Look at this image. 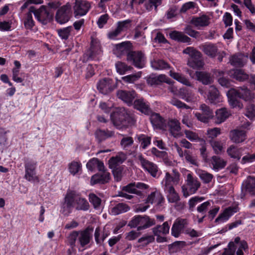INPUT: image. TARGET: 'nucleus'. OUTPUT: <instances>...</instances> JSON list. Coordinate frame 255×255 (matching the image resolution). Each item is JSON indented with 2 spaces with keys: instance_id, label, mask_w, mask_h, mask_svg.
<instances>
[{
  "instance_id": "45",
  "label": "nucleus",
  "mask_w": 255,
  "mask_h": 255,
  "mask_svg": "<svg viewBox=\"0 0 255 255\" xmlns=\"http://www.w3.org/2000/svg\"><path fill=\"white\" fill-rule=\"evenodd\" d=\"M68 169L70 173L75 175L82 169V164L80 162L73 161L69 164Z\"/></svg>"
},
{
  "instance_id": "52",
  "label": "nucleus",
  "mask_w": 255,
  "mask_h": 255,
  "mask_svg": "<svg viewBox=\"0 0 255 255\" xmlns=\"http://www.w3.org/2000/svg\"><path fill=\"white\" fill-rule=\"evenodd\" d=\"M123 166L114 167L113 168V175L115 180L117 182L121 181L123 177Z\"/></svg>"
},
{
  "instance_id": "4",
  "label": "nucleus",
  "mask_w": 255,
  "mask_h": 255,
  "mask_svg": "<svg viewBox=\"0 0 255 255\" xmlns=\"http://www.w3.org/2000/svg\"><path fill=\"white\" fill-rule=\"evenodd\" d=\"M155 224V221L147 215H136L129 222L128 226L137 227V231L145 229Z\"/></svg>"
},
{
  "instance_id": "56",
  "label": "nucleus",
  "mask_w": 255,
  "mask_h": 255,
  "mask_svg": "<svg viewBox=\"0 0 255 255\" xmlns=\"http://www.w3.org/2000/svg\"><path fill=\"white\" fill-rule=\"evenodd\" d=\"M154 237L152 235H146L142 237L138 240V243H141L142 246H146L154 241Z\"/></svg>"
},
{
  "instance_id": "33",
  "label": "nucleus",
  "mask_w": 255,
  "mask_h": 255,
  "mask_svg": "<svg viewBox=\"0 0 255 255\" xmlns=\"http://www.w3.org/2000/svg\"><path fill=\"white\" fill-rule=\"evenodd\" d=\"M75 209L76 210L87 211L89 208V204L87 200L83 198L75 195Z\"/></svg>"
},
{
  "instance_id": "58",
  "label": "nucleus",
  "mask_w": 255,
  "mask_h": 255,
  "mask_svg": "<svg viewBox=\"0 0 255 255\" xmlns=\"http://www.w3.org/2000/svg\"><path fill=\"white\" fill-rule=\"evenodd\" d=\"M89 201L95 208H98L101 205V200L94 193L89 194Z\"/></svg>"
},
{
  "instance_id": "15",
  "label": "nucleus",
  "mask_w": 255,
  "mask_h": 255,
  "mask_svg": "<svg viewBox=\"0 0 255 255\" xmlns=\"http://www.w3.org/2000/svg\"><path fill=\"white\" fill-rule=\"evenodd\" d=\"M230 94L237 96L238 98L248 101L251 99V92L246 86L239 87L238 89L231 88L230 90Z\"/></svg>"
},
{
  "instance_id": "8",
  "label": "nucleus",
  "mask_w": 255,
  "mask_h": 255,
  "mask_svg": "<svg viewBox=\"0 0 255 255\" xmlns=\"http://www.w3.org/2000/svg\"><path fill=\"white\" fill-rule=\"evenodd\" d=\"M94 228L89 226L83 230L79 231V234L77 242L80 245V247L83 249H86L87 246L90 243L93 238V232Z\"/></svg>"
},
{
  "instance_id": "17",
  "label": "nucleus",
  "mask_w": 255,
  "mask_h": 255,
  "mask_svg": "<svg viewBox=\"0 0 255 255\" xmlns=\"http://www.w3.org/2000/svg\"><path fill=\"white\" fill-rule=\"evenodd\" d=\"M86 167L90 171H95L98 170L99 172H104L106 170L104 162L96 157H93L88 161Z\"/></svg>"
},
{
  "instance_id": "12",
  "label": "nucleus",
  "mask_w": 255,
  "mask_h": 255,
  "mask_svg": "<svg viewBox=\"0 0 255 255\" xmlns=\"http://www.w3.org/2000/svg\"><path fill=\"white\" fill-rule=\"evenodd\" d=\"M137 158L141 167L153 177H156L158 169L157 165L144 158L142 154L139 155Z\"/></svg>"
},
{
  "instance_id": "63",
  "label": "nucleus",
  "mask_w": 255,
  "mask_h": 255,
  "mask_svg": "<svg viewBox=\"0 0 255 255\" xmlns=\"http://www.w3.org/2000/svg\"><path fill=\"white\" fill-rule=\"evenodd\" d=\"M79 234V232L77 231H74L70 233L69 237V242L71 247L76 246V242H78Z\"/></svg>"
},
{
  "instance_id": "62",
  "label": "nucleus",
  "mask_w": 255,
  "mask_h": 255,
  "mask_svg": "<svg viewBox=\"0 0 255 255\" xmlns=\"http://www.w3.org/2000/svg\"><path fill=\"white\" fill-rule=\"evenodd\" d=\"M184 32L190 36L195 38H198L200 36V32L194 30L190 25H187L185 27Z\"/></svg>"
},
{
  "instance_id": "27",
  "label": "nucleus",
  "mask_w": 255,
  "mask_h": 255,
  "mask_svg": "<svg viewBox=\"0 0 255 255\" xmlns=\"http://www.w3.org/2000/svg\"><path fill=\"white\" fill-rule=\"evenodd\" d=\"M187 185L188 187L189 192L192 194L196 192L200 188L201 184L197 179H194L191 174H188L187 176Z\"/></svg>"
},
{
  "instance_id": "14",
  "label": "nucleus",
  "mask_w": 255,
  "mask_h": 255,
  "mask_svg": "<svg viewBox=\"0 0 255 255\" xmlns=\"http://www.w3.org/2000/svg\"><path fill=\"white\" fill-rule=\"evenodd\" d=\"M70 9V7L69 5H64L57 10L55 18L58 23L64 24L69 21Z\"/></svg>"
},
{
  "instance_id": "53",
  "label": "nucleus",
  "mask_w": 255,
  "mask_h": 255,
  "mask_svg": "<svg viewBox=\"0 0 255 255\" xmlns=\"http://www.w3.org/2000/svg\"><path fill=\"white\" fill-rule=\"evenodd\" d=\"M209 142L216 154H219L222 152L223 146L221 141L210 140Z\"/></svg>"
},
{
  "instance_id": "20",
  "label": "nucleus",
  "mask_w": 255,
  "mask_h": 255,
  "mask_svg": "<svg viewBox=\"0 0 255 255\" xmlns=\"http://www.w3.org/2000/svg\"><path fill=\"white\" fill-rule=\"evenodd\" d=\"M236 212H237V207H229L226 208L215 219V223L219 224L227 221L230 217Z\"/></svg>"
},
{
  "instance_id": "34",
  "label": "nucleus",
  "mask_w": 255,
  "mask_h": 255,
  "mask_svg": "<svg viewBox=\"0 0 255 255\" xmlns=\"http://www.w3.org/2000/svg\"><path fill=\"white\" fill-rule=\"evenodd\" d=\"M169 74L172 78L183 84L187 86H191V84L189 79L182 74L175 72L173 70H170L169 72Z\"/></svg>"
},
{
  "instance_id": "64",
  "label": "nucleus",
  "mask_w": 255,
  "mask_h": 255,
  "mask_svg": "<svg viewBox=\"0 0 255 255\" xmlns=\"http://www.w3.org/2000/svg\"><path fill=\"white\" fill-rule=\"evenodd\" d=\"M133 143V139L132 137L127 136L123 137L121 140V145L124 149L131 146Z\"/></svg>"
},
{
  "instance_id": "11",
  "label": "nucleus",
  "mask_w": 255,
  "mask_h": 255,
  "mask_svg": "<svg viewBox=\"0 0 255 255\" xmlns=\"http://www.w3.org/2000/svg\"><path fill=\"white\" fill-rule=\"evenodd\" d=\"M91 7L90 3L86 0H76L73 6L74 15L78 18L86 15Z\"/></svg>"
},
{
  "instance_id": "23",
  "label": "nucleus",
  "mask_w": 255,
  "mask_h": 255,
  "mask_svg": "<svg viewBox=\"0 0 255 255\" xmlns=\"http://www.w3.org/2000/svg\"><path fill=\"white\" fill-rule=\"evenodd\" d=\"M231 140L236 143L244 142L247 138L246 131L243 130L234 129L230 132Z\"/></svg>"
},
{
  "instance_id": "61",
  "label": "nucleus",
  "mask_w": 255,
  "mask_h": 255,
  "mask_svg": "<svg viewBox=\"0 0 255 255\" xmlns=\"http://www.w3.org/2000/svg\"><path fill=\"white\" fill-rule=\"evenodd\" d=\"M178 14V7L176 5L171 6L166 13L167 19H170L176 17Z\"/></svg>"
},
{
  "instance_id": "13",
  "label": "nucleus",
  "mask_w": 255,
  "mask_h": 255,
  "mask_svg": "<svg viewBox=\"0 0 255 255\" xmlns=\"http://www.w3.org/2000/svg\"><path fill=\"white\" fill-rule=\"evenodd\" d=\"M166 128H168L170 134L174 137L177 138L181 135L180 133L181 129L180 123L175 119H169L166 121Z\"/></svg>"
},
{
  "instance_id": "37",
  "label": "nucleus",
  "mask_w": 255,
  "mask_h": 255,
  "mask_svg": "<svg viewBox=\"0 0 255 255\" xmlns=\"http://www.w3.org/2000/svg\"><path fill=\"white\" fill-rule=\"evenodd\" d=\"M130 21V20H126L118 22L117 28L113 31V39L117 36L122 31L127 29L128 24H129Z\"/></svg>"
},
{
  "instance_id": "36",
  "label": "nucleus",
  "mask_w": 255,
  "mask_h": 255,
  "mask_svg": "<svg viewBox=\"0 0 255 255\" xmlns=\"http://www.w3.org/2000/svg\"><path fill=\"white\" fill-rule=\"evenodd\" d=\"M169 225L167 222L163 223L162 226L157 225L152 229V232L154 235H158V234H162L166 235L169 233Z\"/></svg>"
},
{
  "instance_id": "10",
  "label": "nucleus",
  "mask_w": 255,
  "mask_h": 255,
  "mask_svg": "<svg viewBox=\"0 0 255 255\" xmlns=\"http://www.w3.org/2000/svg\"><path fill=\"white\" fill-rule=\"evenodd\" d=\"M127 59L136 68L140 69L144 67L145 57L141 51H130L128 54Z\"/></svg>"
},
{
  "instance_id": "51",
  "label": "nucleus",
  "mask_w": 255,
  "mask_h": 255,
  "mask_svg": "<svg viewBox=\"0 0 255 255\" xmlns=\"http://www.w3.org/2000/svg\"><path fill=\"white\" fill-rule=\"evenodd\" d=\"M142 72L141 71L138 72L136 74H130L122 77L124 81L127 83H132L135 81L138 80L141 76Z\"/></svg>"
},
{
  "instance_id": "2",
  "label": "nucleus",
  "mask_w": 255,
  "mask_h": 255,
  "mask_svg": "<svg viewBox=\"0 0 255 255\" xmlns=\"http://www.w3.org/2000/svg\"><path fill=\"white\" fill-rule=\"evenodd\" d=\"M77 192L75 190H68L60 205V212L65 216H68L72 213L75 206V195Z\"/></svg>"
},
{
  "instance_id": "22",
  "label": "nucleus",
  "mask_w": 255,
  "mask_h": 255,
  "mask_svg": "<svg viewBox=\"0 0 255 255\" xmlns=\"http://www.w3.org/2000/svg\"><path fill=\"white\" fill-rule=\"evenodd\" d=\"M129 42H123L119 44H115V49H114V54L120 57L124 55H127L130 52Z\"/></svg>"
},
{
  "instance_id": "50",
  "label": "nucleus",
  "mask_w": 255,
  "mask_h": 255,
  "mask_svg": "<svg viewBox=\"0 0 255 255\" xmlns=\"http://www.w3.org/2000/svg\"><path fill=\"white\" fill-rule=\"evenodd\" d=\"M72 29V27L70 26L62 29H58V34L62 39L67 40L70 36Z\"/></svg>"
},
{
  "instance_id": "25",
  "label": "nucleus",
  "mask_w": 255,
  "mask_h": 255,
  "mask_svg": "<svg viewBox=\"0 0 255 255\" xmlns=\"http://www.w3.org/2000/svg\"><path fill=\"white\" fill-rule=\"evenodd\" d=\"M200 49L207 55L211 58L217 56L218 49L216 44L213 43H205L201 46Z\"/></svg>"
},
{
  "instance_id": "49",
  "label": "nucleus",
  "mask_w": 255,
  "mask_h": 255,
  "mask_svg": "<svg viewBox=\"0 0 255 255\" xmlns=\"http://www.w3.org/2000/svg\"><path fill=\"white\" fill-rule=\"evenodd\" d=\"M116 68L117 72L121 75L125 74L126 72L132 69V67L128 66L126 63L122 62H119L116 63Z\"/></svg>"
},
{
  "instance_id": "24",
  "label": "nucleus",
  "mask_w": 255,
  "mask_h": 255,
  "mask_svg": "<svg viewBox=\"0 0 255 255\" xmlns=\"http://www.w3.org/2000/svg\"><path fill=\"white\" fill-rule=\"evenodd\" d=\"M135 92L134 91H126L119 90L117 92V97L122 100L125 102L130 105L132 104L133 99L135 97Z\"/></svg>"
},
{
  "instance_id": "38",
  "label": "nucleus",
  "mask_w": 255,
  "mask_h": 255,
  "mask_svg": "<svg viewBox=\"0 0 255 255\" xmlns=\"http://www.w3.org/2000/svg\"><path fill=\"white\" fill-rule=\"evenodd\" d=\"M211 163L215 170L224 168L227 164V162L219 156H213L212 157Z\"/></svg>"
},
{
  "instance_id": "32",
  "label": "nucleus",
  "mask_w": 255,
  "mask_h": 255,
  "mask_svg": "<svg viewBox=\"0 0 255 255\" xmlns=\"http://www.w3.org/2000/svg\"><path fill=\"white\" fill-rule=\"evenodd\" d=\"M169 35L172 39L178 42L189 43L191 40L190 38L181 32L174 31L171 32Z\"/></svg>"
},
{
  "instance_id": "60",
  "label": "nucleus",
  "mask_w": 255,
  "mask_h": 255,
  "mask_svg": "<svg viewBox=\"0 0 255 255\" xmlns=\"http://www.w3.org/2000/svg\"><path fill=\"white\" fill-rule=\"evenodd\" d=\"M96 64H89L86 68V74L85 78L86 79H89L95 74V70L97 68Z\"/></svg>"
},
{
  "instance_id": "31",
  "label": "nucleus",
  "mask_w": 255,
  "mask_h": 255,
  "mask_svg": "<svg viewBox=\"0 0 255 255\" xmlns=\"http://www.w3.org/2000/svg\"><path fill=\"white\" fill-rule=\"evenodd\" d=\"M227 95L228 98V102L230 106L233 109L237 110H241L243 109L244 106L241 101L237 99V96H233L230 94V90L227 92Z\"/></svg>"
},
{
  "instance_id": "6",
  "label": "nucleus",
  "mask_w": 255,
  "mask_h": 255,
  "mask_svg": "<svg viewBox=\"0 0 255 255\" xmlns=\"http://www.w3.org/2000/svg\"><path fill=\"white\" fill-rule=\"evenodd\" d=\"M196 113L195 116L197 119L203 123H208L211 119H214L216 124H221L224 122L231 115L230 113Z\"/></svg>"
},
{
  "instance_id": "21",
  "label": "nucleus",
  "mask_w": 255,
  "mask_h": 255,
  "mask_svg": "<svg viewBox=\"0 0 255 255\" xmlns=\"http://www.w3.org/2000/svg\"><path fill=\"white\" fill-rule=\"evenodd\" d=\"M150 121L153 126L160 129L166 128V121L158 113H151Z\"/></svg>"
},
{
  "instance_id": "39",
  "label": "nucleus",
  "mask_w": 255,
  "mask_h": 255,
  "mask_svg": "<svg viewBox=\"0 0 255 255\" xmlns=\"http://www.w3.org/2000/svg\"><path fill=\"white\" fill-rule=\"evenodd\" d=\"M164 79L165 77L163 74H160L157 76L151 75L147 78L146 82L150 86L158 85L163 83Z\"/></svg>"
},
{
  "instance_id": "19",
  "label": "nucleus",
  "mask_w": 255,
  "mask_h": 255,
  "mask_svg": "<svg viewBox=\"0 0 255 255\" xmlns=\"http://www.w3.org/2000/svg\"><path fill=\"white\" fill-rule=\"evenodd\" d=\"M210 18L205 14H203L200 16H193L191 19L190 23L193 25L198 29L201 27L207 26L209 25Z\"/></svg>"
},
{
  "instance_id": "35",
  "label": "nucleus",
  "mask_w": 255,
  "mask_h": 255,
  "mask_svg": "<svg viewBox=\"0 0 255 255\" xmlns=\"http://www.w3.org/2000/svg\"><path fill=\"white\" fill-rule=\"evenodd\" d=\"M95 136L98 143H101L112 136V131L98 129L95 132Z\"/></svg>"
},
{
  "instance_id": "40",
  "label": "nucleus",
  "mask_w": 255,
  "mask_h": 255,
  "mask_svg": "<svg viewBox=\"0 0 255 255\" xmlns=\"http://www.w3.org/2000/svg\"><path fill=\"white\" fill-rule=\"evenodd\" d=\"M152 67L155 70H165L170 68L169 64L163 60H154L151 62Z\"/></svg>"
},
{
  "instance_id": "1",
  "label": "nucleus",
  "mask_w": 255,
  "mask_h": 255,
  "mask_svg": "<svg viewBox=\"0 0 255 255\" xmlns=\"http://www.w3.org/2000/svg\"><path fill=\"white\" fill-rule=\"evenodd\" d=\"M25 174L24 178L31 183H39V178L37 175L36 169L37 162L28 158L24 159Z\"/></svg>"
},
{
  "instance_id": "7",
  "label": "nucleus",
  "mask_w": 255,
  "mask_h": 255,
  "mask_svg": "<svg viewBox=\"0 0 255 255\" xmlns=\"http://www.w3.org/2000/svg\"><path fill=\"white\" fill-rule=\"evenodd\" d=\"M113 113V125L118 129L126 128L129 126L134 125L135 120L131 115L128 113H122V114L119 115L118 119H114V114ZM120 114L121 113H119Z\"/></svg>"
},
{
  "instance_id": "16",
  "label": "nucleus",
  "mask_w": 255,
  "mask_h": 255,
  "mask_svg": "<svg viewBox=\"0 0 255 255\" xmlns=\"http://www.w3.org/2000/svg\"><path fill=\"white\" fill-rule=\"evenodd\" d=\"M97 88L100 93L107 95L112 91V80L109 78H104L97 84Z\"/></svg>"
},
{
  "instance_id": "9",
  "label": "nucleus",
  "mask_w": 255,
  "mask_h": 255,
  "mask_svg": "<svg viewBox=\"0 0 255 255\" xmlns=\"http://www.w3.org/2000/svg\"><path fill=\"white\" fill-rule=\"evenodd\" d=\"M34 12L35 18L43 24L50 22L53 19V13L48 11L44 5H41L39 9H36L34 6Z\"/></svg>"
},
{
  "instance_id": "46",
  "label": "nucleus",
  "mask_w": 255,
  "mask_h": 255,
  "mask_svg": "<svg viewBox=\"0 0 255 255\" xmlns=\"http://www.w3.org/2000/svg\"><path fill=\"white\" fill-rule=\"evenodd\" d=\"M167 189L169 193L168 197V200L169 202L176 203L180 200V197L178 194L175 191L173 186H169Z\"/></svg>"
},
{
  "instance_id": "44",
  "label": "nucleus",
  "mask_w": 255,
  "mask_h": 255,
  "mask_svg": "<svg viewBox=\"0 0 255 255\" xmlns=\"http://www.w3.org/2000/svg\"><path fill=\"white\" fill-rule=\"evenodd\" d=\"M184 241H175L168 246V252L170 254L176 253L180 251L181 249L185 246Z\"/></svg>"
},
{
  "instance_id": "43",
  "label": "nucleus",
  "mask_w": 255,
  "mask_h": 255,
  "mask_svg": "<svg viewBox=\"0 0 255 255\" xmlns=\"http://www.w3.org/2000/svg\"><path fill=\"white\" fill-rule=\"evenodd\" d=\"M127 158V155L123 152H119L115 156H113V168L122 164Z\"/></svg>"
},
{
  "instance_id": "59",
  "label": "nucleus",
  "mask_w": 255,
  "mask_h": 255,
  "mask_svg": "<svg viewBox=\"0 0 255 255\" xmlns=\"http://www.w3.org/2000/svg\"><path fill=\"white\" fill-rule=\"evenodd\" d=\"M199 177L204 183L207 184L212 181L213 175L206 171H202L199 174Z\"/></svg>"
},
{
  "instance_id": "47",
  "label": "nucleus",
  "mask_w": 255,
  "mask_h": 255,
  "mask_svg": "<svg viewBox=\"0 0 255 255\" xmlns=\"http://www.w3.org/2000/svg\"><path fill=\"white\" fill-rule=\"evenodd\" d=\"M129 206L123 203H118L113 208V213L118 215L122 213L126 212L129 210Z\"/></svg>"
},
{
  "instance_id": "30",
  "label": "nucleus",
  "mask_w": 255,
  "mask_h": 255,
  "mask_svg": "<svg viewBox=\"0 0 255 255\" xmlns=\"http://www.w3.org/2000/svg\"><path fill=\"white\" fill-rule=\"evenodd\" d=\"M133 107L140 112H148L150 110L149 103L143 99H136L134 101Z\"/></svg>"
},
{
  "instance_id": "26",
  "label": "nucleus",
  "mask_w": 255,
  "mask_h": 255,
  "mask_svg": "<svg viewBox=\"0 0 255 255\" xmlns=\"http://www.w3.org/2000/svg\"><path fill=\"white\" fill-rule=\"evenodd\" d=\"M34 6L29 7L28 11L25 14L23 19V24L26 29H32L35 25V22L33 19L32 14H34Z\"/></svg>"
},
{
  "instance_id": "54",
  "label": "nucleus",
  "mask_w": 255,
  "mask_h": 255,
  "mask_svg": "<svg viewBox=\"0 0 255 255\" xmlns=\"http://www.w3.org/2000/svg\"><path fill=\"white\" fill-rule=\"evenodd\" d=\"M161 2V0H148V2H146L144 5L145 8L148 11L151 10L153 6L155 9L157 10L158 6L160 5Z\"/></svg>"
},
{
  "instance_id": "41",
  "label": "nucleus",
  "mask_w": 255,
  "mask_h": 255,
  "mask_svg": "<svg viewBox=\"0 0 255 255\" xmlns=\"http://www.w3.org/2000/svg\"><path fill=\"white\" fill-rule=\"evenodd\" d=\"M219 96V92L218 89L214 86H210L207 98L211 103H214Z\"/></svg>"
},
{
  "instance_id": "18",
  "label": "nucleus",
  "mask_w": 255,
  "mask_h": 255,
  "mask_svg": "<svg viewBox=\"0 0 255 255\" xmlns=\"http://www.w3.org/2000/svg\"><path fill=\"white\" fill-rule=\"evenodd\" d=\"M110 177V173L105 170V171L93 175L91 177L90 184L92 186L97 184H105L109 181Z\"/></svg>"
},
{
  "instance_id": "57",
  "label": "nucleus",
  "mask_w": 255,
  "mask_h": 255,
  "mask_svg": "<svg viewBox=\"0 0 255 255\" xmlns=\"http://www.w3.org/2000/svg\"><path fill=\"white\" fill-rule=\"evenodd\" d=\"M184 156L186 161L190 164L196 166H199V163L197 162L196 158L195 156H192L189 151L185 150Z\"/></svg>"
},
{
  "instance_id": "55",
  "label": "nucleus",
  "mask_w": 255,
  "mask_h": 255,
  "mask_svg": "<svg viewBox=\"0 0 255 255\" xmlns=\"http://www.w3.org/2000/svg\"><path fill=\"white\" fill-rule=\"evenodd\" d=\"M138 140L141 142V146L143 149H145L150 144L151 138L144 134L139 135L137 137Z\"/></svg>"
},
{
  "instance_id": "42",
  "label": "nucleus",
  "mask_w": 255,
  "mask_h": 255,
  "mask_svg": "<svg viewBox=\"0 0 255 255\" xmlns=\"http://www.w3.org/2000/svg\"><path fill=\"white\" fill-rule=\"evenodd\" d=\"M197 79L204 85L210 84L212 82L210 74L204 72H198L196 74Z\"/></svg>"
},
{
  "instance_id": "28",
  "label": "nucleus",
  "mask_w": 255,
  "mask_h": 255,
  "mask_svg": "<svg viewBox=\"0 0 255 255\" xmlns=\"http://www.w3.org/2000/svg\"><path fill=\"white\" fill-rule=\"evenodd\" d=\"M243 150V147L238 148L234 145H231L228 148L227 153L230 157L239 160L241 158L242 152Z\"/></svg>"
},
{
  "instance_id": "48",
  "label": "nucleus",
  "mask_w": 255,
  "mask_h": 255,
  "mask_svg": "<svg viewBox=\"0 0 255 255\" xmlns=\"http://www.w3.org/2000/svg\"><path fill=\"white\" fill-rule=\"evenodd\" d=\"M178 95L186 101H190L193 98L192 93L186 88H180L178 92Z\"/></svg>"
},
{
  "instance_id": "3",
  "label": "nucleus",
  "mask_w": 255,
  "mask_h": 255,
  "mask_svg": "<svg viewBox=\"0 0 255 255\" xmlns=\"http://www.w3.org/2000/svg\"><path fill=\"white\" fill-rule=\"evenodd\" d=\"M91 39L90 47L83 55V62L84 63L98 59L102 52L100 40L94 36H91Z\"/></svg>"
},
{
  "instance_id": "5",
  "label": "nucleus",
  "mask_w": 255,
  "mask_h": 255,
  "mask_svg": "<svg viewBox=\"0 0 255 255\" xmlns=\"http://www.w3.org/2000/svg\"><path fill=\"white\" fill-rule=\"evenodd\" d=\"M183 53L188 54L190 57L188 59L187 64L193 69H199L203 67L204 62L202 59L201 53L192 47L185 48Z\"/></svg>"
},
{
  "instance_id": "29",
  "label": "nucleus",
  "mask_w": 255,
  "mask_h": 255,
  "mask_svg": "<svg viewBox=\"0 0 255 255\" xmlns=\"http://www.w3.org/2000/svg\"><path fill=\"white\" fill-rule=\"evenodd\" d=\"M231 76L234 79L240 82L247 81L249 78L248 74L244 70L239 69H233L230 71Z\"/></svg>"
}]
</instances>
